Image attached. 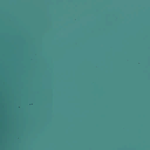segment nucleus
Returning a JSON list of instances; mask_svg holds the SVG:
<instances>
[{"label":"nucleus","instance_id":"1","mask_svg":"<svg viewBox=\"0 0 150 150\" xmlns=\"http://www.w3.org/2000/svg\"><path fill=\"white\" fill-rule=\"evenodd\" d=\"M32 105V104H30V105Z\"/></svg>","mask_w":150,"mask_h":150}]
</instances>
